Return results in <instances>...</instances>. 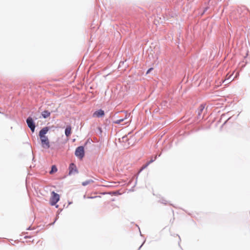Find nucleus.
<instances>
[{
  "label": "nucleus",
  "instance_id": "19",
  "mask_svg": "<svg viewBox=\"0 0 250 250\" xmlns=\"http://www.w3.org/2000/svg\"><path fill=\"white\" fill-rule=\"evenodd\" d=\"M131 122V120H129L127 122L125 123V124L129 123Z\"/></svg>",
  "mask_w": 250,
  "mask_h": 250
},
{
  "label": "nucleus",
  "instance_id": "6",
  "mask_svg": "<svg viewBox=\"0 0 250 250\" xmlns=\"http://www.w3.org/2000/svg\"><path fill=\"white\" fill-rule=\"evenodd\" d=\"M104 115V110L102 109H99L97 111H96L93 114V117H101Z\"/></svg>",
  "mask_w": 250,
  "mask_h": 250
},
{
  "label": "nucleus",
  "instance_id": "1",
  "mask_svg": "<svg viewBox=\"0 0 250 250\" xmlns=\"http://www.w3.org/2000/svg\"><path fill=\"white\" fill-rule=\"evenodd\" d=\"M48 128L45 127L41 129L39 132V136L41 139L42 146L45 148H49L50 147V144L49 140L45 135L47 133Z\"/></svg>",
  "mask_w": 250,
  "mask_h": 250
},
{
  "label": "nucleus",
  "instance_id": "3",
  "mask_svg": "<svg viewBox=\"0 0 250 250\" xmlns=\"http://www.w3.org/2000/svg\"><path fill=\"white\" fill-rule=\"evenodd\" d=\"M75 154L77 157L81 159L83 158L84 154L83 147L82 146L78 147L76 148Z\"/></svg>",
  "mask_w": 250,
  "mask_h": 250
},
{
  "label": "nucleus",
  "instance_id": "18",
  "mask_svg": "<svg viewBox=\"0 0 250 250\" xmlns=\"http://www.w3.org/2000/svg\"><path fill=\"white\" fill-rule=\"evenodd\" d=\"M238 75H239V72H237L236 73V75H235V78L237 77Z\"/></svg>",
  "mask_w": 250,
  "mask_h": 250
},
{
  "label": "nucleus",
  "instance_id": "5",
  "mask_svg": "<svg viewBox=\"0 0 250 250\" xmlns=\"http://www.w3.org/2000/svg\"><path fill=\"white\" fill-rule=\"evenodd\" d=\"M125 117L124 118H121V119H119L116 121H115L114 122V123L115 124H120L121 122H123L124 121L127 119L130 115V113H128L127 112L125 111Z\"/></svg>",
  "mask_w": 250,
  "mask_h": 250
},
{
  "label": "nucleus",
  "instance_id": "16",
  "mask_svg": "<svg viewBox=\"0 0 250 250\" xmlns=\"http://www.w3.org/2000/svg\"><path fill=\"white\" fill-rule=\"evenodd\" d=\"M153 69V68H149L146 72V74H148L149 73H150V72Z\"/></svg>",
  "mask_w": 250,
  "mask_h": 250
},
{
  "label": "nucleus",
  "instance_id": "2",
  "mask_svg": "<svg viewBox=\"0 0 250 250\" xmlns=\"http://www.w3.org/2000/svg\"><path fill=\"white\" fill-rule=\"evenodd\" d=\"M60 200V195L55 193L54 191L51 192V197L50 198V204L52 206H54Z\"/></svg>",
  "mask_w": 250,
  "mask_h": 250
},
{
  "label": "nucleus",
  "instance_id": "10",
  "mask_svg": "<svg viewBox=\"0 0 250 250\" xmlns=\"http://www.w3.org/2000/svg\"><path fill=\"white\" fill-rule=\"evenodd\" d=\"M204 109V106L203 104L200 105L198 108V115L199 118H200L201 115L202 114L203 111Z\"/></svg>",
  "mask_w": 250,
  "mask_h": 250
},
{
  "label": "nucleus",
  "instance_id": "17",
  "mask_svg": "<svg viewBox=\"0 0 250 250\" xmlns=\"http://www.w3.org/2000/svg\"><path fill=\"white\" fill-rule=\"evenodd\" d=\"M123 141H125V140H127V137H123Z\"/></svg>",
  "mask_w": 250,
  "mask_h": 250
},
{
  "label": "nucleus",
  "instance_id": "8",
  "mask_svg": "<svg viewBox=\"0 0 250 250\" xmlns=\"http://www.w3.org/2000/svg\"><path fill=\"white\" fill-rule=\"evenodd\" d=\"M156 159V156H155L154 157V159H153L152 158H151L149 162H148L146 164H145V165H144V166H142V168H141V170H142V169H145V168H146V167H147V166H148L150 164H151V163H152L153 162H154V161L155 160V159Z\"/></svg>",
  "mask_w": 250,
  "mask_h": 250
},
{
  "label": "nucleus",
  "instance_id": "15",
  "mask_svg": "<svg viewBox=\"0 0 250 250\" xmlns=\"http://www.w3.org/2000/svg\"><path fill=\"white\" fill-rule=\"evenodd\" d=\"M57 168L55 166H52L51 170L49 173H50V174H52L54 172H57Z\"/></svg>",
  "mask_w": 250,
  "mask_h": 250
},
{
  "label": "nucleus",
  "instance_id": "7",
  "mask_svg": "<svg viewBox=\"0 0 250 250\" xmlns=\"http://www.w3.org/2000/svg\"><path fill=\"white\" fill-rule=\"evenodd\" d=\"M69 169V174H73L78 172L76 166L73 163L70 165Z\"/></svg>",
  "mask_w": 250,
  "mask_h": 250
},
{
  "label": "nucleus",
  "instance_id": "4",
  "mask_svg": "<svg viewBox=\"0 0 250 250\" xmlns=\"http://www.w3.org/2000/svg\"><path fill=\"white\" fill-rule=\"evenodd\" d=\"M26 123L28 126L31 129V131L33 132L35 130V125L33 120L31 117H28L26 120Z\"/></svg>",
  "mask_w": 250,
  "mask_h": 250
},
{
  "label": "nucleus",
  "instance_id": "11",
  "mask_svg": "<svg viewBox=\"0 0 250 250\" xmlns=\"http://www.w3.org/2000/svg\"><path fill=\"white\" fill-rule=\"evenodd\" d=\"M50 115V112L47 110H44L42 113V116L44 118L48 117Z\"/></svg>",
  "mask_w": 250,
  "mask_h": 250
},
{
  "label": "nucleus",
  "instance_id": "12",
  "mask_svg": "<svg viewBox=\"0 0 250 250\" xmlns=\"http://www.w3.org/2000/svg\"><path fill=\"white\" fill-rule=\"evenodd\" d=\"M232 75V74H231L230 75H229V74H227L226 75V79L223 81V82L224 83L225 81H226L227 80H230V81L229 82V83L232 82L234 79V78L232 79H231V77Z\"/></svg>",
  "mask_w": 250,
  "mask_h": 250
},
{
  "label": "nucleus",
  "instance_id": "13",
  "mask_svg": "<svg viewBox=\"0 0 250 250\" xmlns=\"http://www.w3.org/2000/svg\"><path fill=\"white\" fill-rule=\"evenodd\" d=\"M161 20V17H157L156 18L154 19V23L156 24H159L160 23L162 22V21L160 22V21Z\"/></svg>",
  "mask_w": 250,
  "mask_h": 250
},
{
  "label": "nucleus",
  "instance_id": "14",
  "mask_svg": "<svg viewBox=\"0 0 250 250\" xmlns=\"http://www.w3.org/2000/svg\"><path fill=\"white\" fill-rule=\"evenodd\" d=\"M94 182L93 180H88L86 181L83 182L82 183V185L83 186H85L89 184L93 183Z\"/></svg>",
  "mask_w": 250,
  "mask_h": 250
},
{
  "label": "nucleus",
  "instance_id": "9",
  "mask_svg": "<svg viewBox=\"0 0 250 250\" xmlns=\"http://www.w3.org/2000/svg\"><path fill=\"white\" fill-rule=\"evenodd\" d=\"M71 133V127L70 126L66 127L65 130V134L67 137H69Z\"/></svg>",
  "mask_w": 250,
  "mask_h": 250
}]
</instances>
